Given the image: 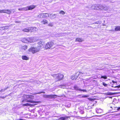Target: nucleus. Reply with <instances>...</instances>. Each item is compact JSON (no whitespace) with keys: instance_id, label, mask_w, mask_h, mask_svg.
<instances>
[{"instance_id":"28","label":"nucleus","mask_w":120,"mask_h":120,"mask_svg":"<svg viewBox=\"0 0 120 120\" xmlns=\"http://www.w3.org/2000/svg\"><path fill=\"white\" fill-rule=\"evenodd\" d=\"M8 26H7L4 27H1V29H8Z\"/></svg>"},{"instance_id":"17","label":"nucleus","mask_w":120,"mask_h":120,"mask_svg":"<svg viewBox=\"0 0 120 120\" xmlns=\"http://www.w3.org/2000/svg\"><path fill=\"white\" fill-rule=\"evenodd\" d=\"M96 112L98 113H100L102 111V110L100 109L97 108L96 109Z\"/></svg>"},{"instance_id":"33","label":"nucleus","mask_w":120,"mask_h":120,"mask_svg":"<svg viewBox=\"0 0 120 120\" xmlns=\"http://www.w3.org/2000/svg\"><path fill=\"white\" fill-rule=\"evenodd\" d=\"M101 78H104V79H107V77L105 76H101Z\"/></svg>"},{"instance_id":"22","label":"nucleus","mask_w":120,"mask_h":120,"mask_svg":"<svg viewBox=\"0 0 120 120\" xmlns=\"http://www.w3.org/2000/svg\"><path fill=\"white\" fill-rule=\"evenodd\" d=\"M99 6L98 7L99 8V10H102L103 9V7H104V6L103 5H101V4H98Z\"/></svg>"},{"instance_id":"27","label":"nucleus","mask_w":120,"mask_h":120,"mask_svg":"<svg viewBox=\"0 0 120 120\" xmlns=\"http://www.w3.org/2000/svg\"><path fill=\"white\" fill-rule=\"evenodd\" d=\"M116 31L120 30V26H117L115 28Z\"/></svg>"},{"instance_id":"2","label":"nucleus","mask_w":120,"mask_h":120,"mask_svg":"<svg viewBox=\"0 0 120 120\" xmlns=\"http://www.w3.org/2000/svg\"><path fill=\"white\" fill-rule=\"evenodd\" d=\"M39 51V49L37 47H31L28 50L29 52H31L33 54L36 53Z\"/></svg>"},{"instance_id":"19","label":"nucleus","mask_w":120,"mask_h":120,"mask_svg":"<svg viewBox=\"0 0 120 120\" xmlns=\"http://www.w3.org/2000/svg\"><path fill=\"white\" fill-rule=\"evenodd\" d=\"M27 8L26 7H24L22 8H19L18 9V10L19 11H27Z\"/></svg>"},{"instance_id":"16","label":"nucleus","mask_w":120,"mask_h":120,"mask_svg":"<svg viewBox=\"0 0 120 120\" xmlns=\"http://www.w3.org/2000/svg\"><path fill=\"white\" fill-rule=\"evenodd\" d=\"M48 22V21L46 19H44L42 21H41V23L44 24H47Z\"/></svg>"},{"instance_id":"11","label":"nucleus","mask_w":120,"mask_h":120,"mask_svg":"<svg viewBox=\"0 0 120 120\" xmlns=\"http://www.w3.org/2000/svg\"><path fill=\"white\" fill-rule=\"evenodd\" d=\"M22 58L23 60H27L29 59V58L26 56H22Z\"/></svg>"},{"instance_id":"13","label":"nucleus","mask_w":120,"mask_h":120,"mask_svg":"<svg viewBox=\"0 0 120 120\" xmlns=\"http://www.w3.org/2000/svg\"><path fill=\"white\" fill-rule=\"evenodd\" d=\"M30 27L27 28H25L22 30V31L23 32H30Z\"/></svg>"},{"instance_id":"21","label":"nucleus","mask_w":120,"mask_h":120,"mask_svg":"<svg viewBox=\"0 0 120 120\" xmlns=\"http://www.w3.org/2000/svg\"><path fill=\"white\" fill-rule=\"evenodd\" d=\"M75 89L77 90H78L79 91H82L83 92H86V90H82L81 89H80V88H79L78 87H76Z\"/></svg>"},{"instance_id":"6","label":"nucleus","mask_w":120,"mask_h":120,"mask_svg":"<svg viewBox=\"0 0 120 120\" xmlns=\"http://www.w3.org/2000/svg\"><path fill=\"white\" fill-rule=\"evenodd\" d=\"M36 6H35L31 5L26 7V8H27V10H32Z\"/></svg>"},{"instance_id":"26","label":"nucleus","mask_w":120,"mask_h":120,"mask_svg":"<svg viewBox=\"0 0 120 120\" xmlns=\"http://www.w3.org/2000/svg\"><path fill=\"white\" fill-rule=\"evenodd\" d=\"M27 101L28 102H30L32 103H38V102L34 101H33L32 100H27Z\"/></svg>"},{"instance_id":"20","label":"nucleus","mask_w":120,"mask_h":120,"mask_svg":"<svg viewBox=\"0 0 120 120\" xmlns=\"http://www.w3.org/2000/svg\"><path fill=\"white\" fill-rule=\"evenodd\" d=\"M39 18H43L44 17V13L39 14L38 16Z\"/></svg>"},{"instance_id":"44","label":"nucleus","mask_w":120,"mask_h":120,"mask_svg":"<svg viewBox=\"0 0 120 120\" xmlns=\"http://www.w3.org/2000/svg\"><path fill=\"white\" fill-rule=\"evenodd\" d=\"M118 110L120 109V107H118Z\"/></svg>"},{"instance_id":"35","label":"nucleus","mask_w":120,"mask_h":120,"mask_svg":"<svg viewBox=\"0 0 120 120\" xmlns=\"http://www.w3.org/2000/svg\"><path fill=\"white\" fill-rule=\"evenodd\" d=\"M41 93H44L45 92H38L37 93H34V94H40Z\"/></svg>"},{"instance_id":"42","label":"nucleus","mask_w":120,"mask_h":120,"mask_svg":"<svg viewBox=\"0 0 120 120\" xmlns=\"http://www.w3.org/2000/svg\"><path fill=\"white\" fill-rule=\"evenodd\" d=\"M116 87V88L117 87L118 88H120V85H119V86H116V87Z\"/></svg>"},{"instance_id":"38","label":"nucleus","mask_w":120,"mask_h":120,"mask_svg":"<svg viewBox=\"0 0 120 120\" xmlns=\"http://www.w3.org/2000/svg\"><path fill=\"white\" fill-rule=\"evenodd\" d=\"M88 99L89 100L91 101H93L94 100V99H91V98H88Z\"/></svg>"},{"instance_id":"37","label":"nucleus","mask_w":120,"mask_h":120,"mask_svg":"<svg viewBox=\"0 0 120 120\" xmlns=\"http://www.w3.org/2000/svg\"><path fill=\"white\" fill-rule=\"evenodd\" d=\"M4 13V10H0V13Z\"/></svg>"},{"instance_id":"41","label":"nucleus","mask_w":120,"mask_h":120,"mask_svg":"<svg viewBox=\"0 0 120 120\" xmlns=\"http://www.w3.org/2000/svg\"><path fill=\"white\" fill-rule=\"evenodd\" d=\"M61 86V88H65V86Z\"/></svg>"},{"instance_id":"18","label":"nucleus","mask_w":120,"mask_h":120,"mask_svg":"<svg viewBox=\"0 0 120 120\" xmlns=\"http://www.w3.org/2000/svg\"><path fill=\"white\" fill-rule=\"evenodd\" d=\"M83 41V40L82 39L79 38H77L76 39L75 41L81 42Z\"/></svg>"},{"instance_id":"47","label":"nucleus","mask_w":120,"mask_h":120,"mask_svg":"<svg viewBox=\"0 0 120 120\" xmlns=\"http://www.w3.org/2000/svg\"><path fill=\"white\" fill-rule=\"evenodd\" d=\"M112 82H113V83H115V82H114V81H112Z\"/></svg>"},{"instance_id":"29","label":"nucleus","mask_w":120,"mask_h":120,"mask_svg":"<svg viewBox=\"0 0 120 120\" xmlns=\"http://www.w3.org/2000/svg\"><path fill=\"white\" fill-rule=\"evenodd\" d=\"M53 24L52 22H50L48 24V26H53Z\"/></svg>"},{"instance_id":"3","label":"nucleus","mask_w":120,"mask_h":120,"mask_svg":"<svg viewBox=\"0 0 120 120\" xmlns=\"http://www.w3.org/2000/svg\"><path fill=\"white\" fill-rule=\"evenodd\" d=\"M54 77H56L57 79V80H60L62 79L64 77V75L63 74H57L55 75H52Z\"/></svg>"},{"instance_id":"23","label":"nucleus","mask_w":120,"mask_h":120,"mask_svg":"<svg viewBox=\"0 0 120 120\" xmlns=\"http://www.w3.org/2000/svg\"><path fill=\"white\" fill-rule=\"evenodd\" d=\"M50 14L47 13H44V17L46 18L48 17H49Z\"/></svg>"},{"instance_id":"39","label":"nucleus","mask_w":120,"mask_h":120,"mask_svg":"<svg viewBox=\"0 0 120 120\" xmlns=\"http://www.w3.org/2000/svg\"><path fill=\"white\" fill-rule=\"evenodd\" d=\"M5 89H4L3 90H0V92H2L3 91H4L5 90Z\"/></svg>"},{"instance_id":"34","label":"nucleus","mask_w":120,"mask_h":120,"mask_svg":"<svg viewBox=\"0 0 120 120\" xmlns=\"http://www.w3.org/2000/svg\"><path fill=\"white\" fill-rule=\"evenodd\" d=\"M60 118L61 120H64L65 119V118L64 117H62Z\"/></svg>"},{"instance_id":"1","label":"nucleus","mask_w":120,"mask_h":120,"mask_svg":"<svg viewBox=\"0 0 120 120\" xmlns=\"http://www.w3.org/2000/svg\"><path fill=\"white\" fill-rule=\"evenodd\" d=\"M36 41L35 38H24L22 39V41L24 43H26L33 42Z\"/></svg>"},{"instance_id":"32","label":"nucleus","mask_w":120,"mask_h":120,"mask_svg":"<svg viewBox=\"0 0 120 120\" xmlns=\"http://www.w3.org/2000/svg\"><path fill=\"white\" fill-rule=\"evenodd\" d=\"M89 97V96L88 95H83L82 97L83 98H87Z\"/></svg>"},{"instance_id":"10","label":"nucleus","mask_w":120,"mask_h":120,"mask_svg":"<svg viewBox=\"0 0 120 120\" xmlns=\"http://www.w3.org/2000/svg\"><path fill=\"white\" fill-rule=\"evenodd\" d=\"M99 5H95L94 6H93L92 7V8L93 9H95L97 10H99V8L98 7Z\"/></svg>"},{"instance_id":"30","label":"nucleus","mask_w":120,"mask_h":120,"mask_svg":"<svg viewBox=\"0 0 120 120\" xmlns=\"http://www.w3.org/2000/svg\"><path fill=\"white\" fill-rule=\"evenodd\" d=\"M60 13L61 14L63 15L65 14V13L63 11H61L60 12Z\"/></svg>"},{"instance_id":"14","label":"nucleus","mask_w":120,"mask_h":120,"mask_svg":"<svg viewBox=\"0 0 120 120\" xmlns=\"http://www.w3.org/2000/svg\"><path fill=\"white\" fill-rule=\"evenodd\" d=\"M26 97V99H27L29 98H30L31 99H33L34 98V96L32 95H26L24 97Z\"/></svg>"},{"instance_id":"31","label":"nucleus","mask_w":120,"mask_h":120,"mask_svg":"<svg viewBox=\"0 0 120 120\" xmlns=\"http://www.w3.org/2000/svg\"><path fill=\"white\" fill-rule=\"evenodd\" d=\"M30 104L28 103H26L25 104L23 105V106H30Z\"/></svg>"},{"instance_id":"40","label":"nucleus","mask_w":120,"mask_h":120,"mask_svg":"<svg viewBox=\"0 0 120 120\" xmlns=\"http://www.w3.org/2000/svg\"><path fill=\"white\" fill-rule=\"evenodd\" d=\"M82 96H83V95H80L78 96V97L80 98H83V97H82Z\"/></svg>"},{"instance_id":"7","label":"nucleus","mask_w":120,"mask_h":120,"mask_svg":"<svg viewBox=\"0 0 120 120\" xmlns=\"http://www.w3.org/2000/svg\"><path fill=\"white\" fill-rule=\"evenodd\" d=\"M11 10H10L8 9L4 10V13H7L8 14H10L11 13V11H12V9Z\"/></svg>"},{"instance_id":"8","label":"nucleus","mask_w":120,"mask_h":120,"mask_svg":"<svg viewBox=\"0 0 120 120\" xmlns=\"http://www.w3.org/2000/svg\"><path fill=\"white\" fill-rule=\"evenodd\" d=\"M30 32H34L38 30V29L35 27H30Z\"/></svg>"},{"instance_id":"45","label":"nucleus","mask_w":120,"mask_h":120,"mask_svg":"<svg viewBox=\"0 0 120 120\" xmlns=\"http://www.w3.org/2000/svg\"><path fill=\"white\" fill-rule=\"evenodd\" d=\"M24 120L23 119H20L19 120Z\"/></svg>"},{"instance_id":"48","label":"nucleus","mask_w":120,"mask_h":120,"mask_svg":"<svg viewBox=\"0 0 120 120\" xmlns=\"http://www.w3.org/2000/svg\"><path fill=\"white\" fill-rule=\"evenodd\" d=\"M83 112H82V113L83 114Z\"/></svg>"},{"instance_id":"4","label":"nucleus","mask_w":120,"mask_h":120,"mask_svg":"<svg viewBox=\"0 0 120 120\" xmlns=\"http://www.w3.org/2000/svg\"><path fill=\"white\" fill-rule=\"evenodd\" d=\"M54 44L53 42H50L47 43L45 47V48L46 49H49L51 48L53 46Z\"/></svg>"},{"instance_id":"25","label":"nucleus","mask_w":120,"mask_h":120,"mask_svg":"<svg viewBox=\"0 0 120 120\" xmlns=\"http://www.w3.org/2000/svg\"><path fill=\"white\" fill-rule=\"evenodd\" d=\"M77 77L76 76H74L71 77V79L73 80H75L77 79Z\"/></svg>"},{"instance_id":"43","label":"nucleus","mask_w":120,"mask_h":120,"mask_svg":"<svg viewBox=\"0 0 120 120\" xmlns=\"http://www.w3.org/2000/svg\"><path fill=\"white\" fill-rule=\"evenodd\" d=\"M79 73H80V74H79V75H82V73L79 72Z\"/></svg>"},{"instance_id":"36","label":"nucleus","mask_w":120,"mask_h":120,"mask_svg":"<svg viewBox=\"0 0 120 120\" xmlns=\"http://www.w3.org/2000/svg\"><path fill=\"white\" fill-rule=\"evenodd\" d=\"M103 85L105 86H107V84L104 82L103 83Z\"/></svg>"},{"instance_id":"9","label":"nucleus","mask_w":120,"mask_h":120,"mask_svg":"<svg viewBox=\"0 0 120 120\" xmlns=\"http://www.w3.org/2000/svg\"><path fill=\"white\" fill-rule=\"evenodd\" d=\"M45 97L46 98H56V96L55 95H45Z\"/></svg>"},{"instance_id":"24","label":"nucleus","mask_w":120,"mask_h":120,"mask_svg":"<svg viewBox=\"0 0 120 120\" xmlns=\"http://www.w3.org/2000/svg\"><path fill=\"white\" fill-rule=\"evenodd\" d=\"M104 7H103V9H102L103 10H107L108 9V7L106 6H103Z\"/></svg>"},{"instance_id":"12","label":"nucleus","mask_w":120,"mask_h":120,"mask_svg":"<svg viewBox=\"0 0 120 120\" xmlns=\"http://www.w3.org/2000/svg\"><path fill=\"white\" fill-rule=\"evenodd\" d=\"M56 15L54 14H50L49 18L51 19H54L56 17Z\"/></svg>"},{"instance_id":"5","label":"nucleus","mask_w":120,"mask_h":120,"mask_svg":"<svg viewBox=\"0 0 120 120\" xmlns=\"http://www.w3.org/2000/svg\"><path fill=\"white\" fill-rule=\"evenodd\" d=\"M44 44V42L42 41H40L38 43V46H37V47L40 49H41L43 47V45Z\"/></svg>"},{"instance_id":"46","label":"nucleus","mask_w":120,"mask_h":120,"mask_svg":"<svg viewBox=\"0 0 120 120\" xmlns=\"http://www.w3.org/2000/svg\"><path fill=\"white\" fill-rule=\"evenodd\" d=\"M63 35H61L60 36H62Z\"/></svg>"},{"instance_id":"15","label":"nucleus","mask_w":120,"mask_h":120,"mask_svg":"<svg viewBox=\"0 0 120 120\" xmlns=\"http://www.w3.org/2000/svg\"><path fill=\"white\" fill-rule=\"evenodd\" d=\"M28 47L26 45H24L22 46L21 48V50L22 51L23 50H25L27 49Z\"/></svg>"}]
</instances>
